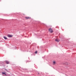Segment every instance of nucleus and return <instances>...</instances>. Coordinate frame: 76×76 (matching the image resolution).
I'll list each match as a JSON object with an SVG mask.
<instances>
[{
  "label": "nucleus",
  "instance_id": "nucleus-1",
  "mask_svg": "<svg viewBox=\"0 0 76 76\" xmlns=\"http://www.w3.org/2000/svg\"><path fill=\"white\" fill-rule=\"evenodd\" d=\"M49 31L50 33H53V29L51 28H50L49 29Z\"/></svg>",
  "mask_w": 76,
  "mask_h": 76
},
{
  "label": "nucleus",
  "instance_id": "nucleus-2",
  "mask_svg": "<svg viewBox=\"0 0 76 76\" xmlns=\"http://www.w3.org/2000/svg\"><path fill=\"white\" fill-rule=\"evenodd\" d=\"M25 18L26 19H31V17H26Z\"/></svg>",
  "mask_w": 76,
  "mask_h": 76
},
{
  "label": "nucleus",
  "instance_id": "nucleus-3",
  "mask_svg": "<svg viewBox=\"0 0 76 76\" xmlns=\"http://www.w3.org/2000/svg\"><path fill=\"white\" fill-rule=\"evenodd\" d=\"M55 41H56V42H59V41H60V40L59 39H55Z\"/></svg>",
  "mask_w": 76,
  "mask_h": 76
},
{
  "label": "nucleus",
  "instance_id": "nucleus-4",
  "mask_svg": "<svg viewBox=\"0 0 76 76\" xmlns=\"http://www.w3.org/2000/svg\"><path fill=\"white\" fill-rule=\"evenodd\" d=\"M7 37H10V38L11 37H13V36L10 35H8L7 36Z\"/></svg>",
  "mask_w": 76,
  "mask_h": 76
},
{
  "label": "nucleus",
  "instance_id": "nucleus-5",
  "mask_svg": "<svg viewBox=\"0 0 76 76\" xmlns=\"http://www.w3.org/2000/svg\"><path fill=\"white\" fill-rule=\"evenodd\" d=\"M2 74L3 75H6V74L5 72H2Z\"/></svg>",
  "mask_w": 76,
  "mask_h": 76
},
{
  "label": "nucleus",
  "instance_id": "nucleus-6",
  "mask_svg": "<svg viewBox=\"0 0 76 76\" xmlns=\"http://www.w3.org/2000/svg\"><path fill=\"white\" fill-rule=\"evenodd\" d=\"M53 64H54V65L56 64V62L55 61H54L53 62Z\"/></svg>",
  "mask_w": 76,
  "mask_h": 76
},
{
  "label": "nucleus",
  "instance_id": "nucleus-7",
  "mask_svg": "<svg viewBox=\"0 0 76 76\" xmlns=\"http://www.w3.org/2000/svg\"><path fill=\"white\" fill-rule=\"evenodd\" d=\"M6 64H9V62L8 61H6Z\"/></svg>",
  "mask_w": 76,
  "mask_h": 76
},
{
  "label": "nucleus",
  "instance_id": "nucleus-8",
  "mask_svg": "<svg viewBox=\"0 0 76 76\" xmlns=\"http://www.w3.org/2000/svg\"><path fill=\"white\" fill-rule=\"evenodd\" d=\"M4 39H7V37H5V36L4 37Z\"/></svg>",
  "mask_w": 76,
  "mask_h": 76
},
{
  "label": "nucleus",
  "instance_id": "nucleus-9",
  "mask_svg": "<svg viewBox=\"0 0 76 76\" xmlns=\"http://www.w3.org/2000/svg\"><path fill=\"white\" fill-rule=\"evenodd\" d=\"M37 53H38V52H37V51H36L35 52V54H37Z\"/></svg>",
  "mask_w": 76,
  "mask_h": 76
},
{
  "label": "nucleus",
  "instance_id": "nucleus-10",
  "mask_svg": "<svg viewBox=\"0 0 76 76\" xmlns=\"http://www.w3.org/2000/svg\"><path fill=\"white\" fill-rule=\"evenodd\" d=\"M38 74H39V73H38Z\"/></svg>",
  "mask_w": 76,
  "mask_h": 76
}]
</instances>
